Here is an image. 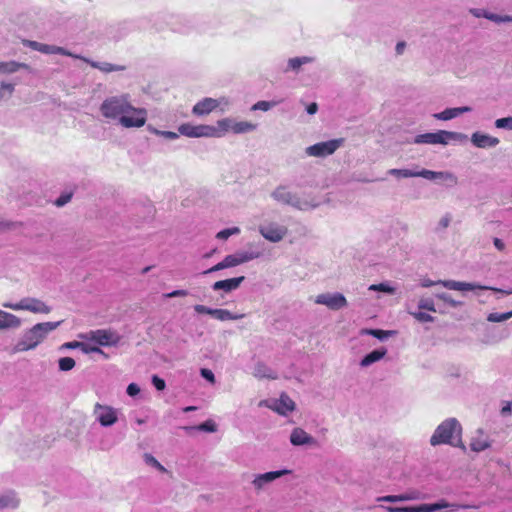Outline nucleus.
<instances>
[{"instance_id":"13","label":"nucleus","mask_w":512,"mask_h":512,"mask_svg":"<svg viewBox=\"0 0 512 512\" xmlns=\"http://www.w3.org/2000/svg\"><path fill=\"white\" fill-rule=\"evenodd\" d=\"M260 235L269 242L279 243L288 234L286 225L277 221H266L258 227Z\"/></svg>"},{"instance_id":"59","label":"nucleus","mask_w":512,"mask_h":512,"mask_svg":"<svg viewBox=\"0 0 512 512\" xmlns=\"http://www.w3.org/2000/svg\"><path fill=\"white\" fill-rule=\"evenodd\" d=\"M127 394L131 397H134L139 394L140 388L136 383H130L126 390Z\"/></svg>"},{"instance_id":"52","label":"nucleus","mask_w":512,"mask_h":512,"mask_svg":"<svg viewBox=\"0 0 512 512\" xmlns=\"http://www.w3.org/2000/svg\"><path fill=\"white\" fill-rule=\"evenodd\" d=\"M495 127L498 129L512 130V116L497 119L495 121Z\"/></svg>"},{"instance_id":"44","label":"nucleus","mask_w":512,"mask_h":512,"mask_svg":"<svg viewBox=\"0 0 512 512\" xmlns=\"http://www.w3.org/2000/svg\"><path fill=\"white\" fill-rule=\"evenodd\" d=\"M147 130L156 136H161L169 140H175L179 137V134L173 131H162L153 126H148Z\"/></svg>"},{"instance_id":"3","label":"nucleus","mask_w":512,"mask_h":512,"mask_svg":"<svg viewBox=\"0 0 512 512\" xmlns=\"http://www.w3.org/2000/svg\"><path fill=\"white\" fill-rule=\"evenodd\" d=\"M431 446L442 444L465 448L462 443V425L454 417L442 421L430 437Z\"/></svg>"},{"instance_id":"8","label":"nucleus","mask_w":512,"mask_h":512,"mask_svg":"<svg viewBox=\"0 0 512 512\" xmlns=\"http://www.w3.org/2000/svg\"><path fill=\"white\" fill-rule=\"evenodd\" d=\"M216 138L224 137L228 133L245 134L257 129V125L249 121H237L234 118L226 117L219 119L215 126Z\"/></svg>"},{"instance_id":"19","label":"nucleus","mask_w":512,"mask_h":512,"mask_svg":"<svg viewBox=\"0 0 512 512\" xmlns=\"http://www.w3.org/2000/svg\"><path fill=\"white\" fill-rule=\"evenodd\" d=\"M315 303L324 305L331 310H339L347 306V300L341 293H322L316 296Z\"/></svg>"},{"instance_id":"14","label":"nucleus","mask_w":512,"mask_h":512,"mask_svg":"<svg viewBox=\"0 0 512 512\" xmlns=\"http://www.w3.org/2000/svg\"><path fill=\"white\" fill-rule=\"evenodd\" d=\"M290 473V470L282 469L260 474H254L251 480V486L255 493H261L268 490L269 486L277 479Z\"/></svg>"},{"instance_id":"50","label":"nucleus","mask_w":512,"mask_h":512,"mask_svg":"<svg viewBox=\"0 0 512 512\" xmlns=\"http://www.w3.org/2000/svg\"><path fill=\"white\" fill-rule=\"evenodd\" d=\"M61 371H70L75 367V360L71 357H63L58 361Z\"/></svg>"},{"instance_id":"16","label":"nucleus","mask_w":512,"mask_h":512,"mask_svg":"<svg viewBox=\"0 0 512 512\" xmlns=\"http://www.w3.org/2000/svg\"><path fill=\"white\" fill-rule=\"evenodd\" d=\"M118 410L112 406L96 403L93 416L102 427H111L118 421Z\"/></svg>"},{"instance_id":"37","label":"nucleus","mask_w":512,"mask_h":512,"mask_svg":"<svg viewBox=\"0 0 512 512\" xmlns=\"http://www.w3.org/2000/svg\"><path fill=\"white\" fill-rule=\"evenodd\" d=\"M369 291L382 292L388 295L396 293V288L389 281L381 282L379 284H372L368 287Z\"/></svg>"},{"instance_id":"4","label":"nucleus","mask_w":512,"mask_h":512,"mask_svg":"<svg viewBox=\"0 0 512 512\" xmlns=\"http://www.w3.org/2000/svg\"><path fill=\"white\" fill-rule=\"evenodd\" d=\"M131 95L129 93H118L105 97L99 105V113L106 123L115 124L118 122Z\"/></svg>"},{"instance_id":"58","label":"nucleus","mask_w":512,"mask_h":512,"mask_svg":"<svg viewBox=\"0 0 512 512\" xmlns=\"http://www.w3.org/2000/svg\"><path fill=\"white\" fill-rule=\"evenodd\" d=\"M195 312L199 314H208L212 316L213 308L207 307L205 305L197 304L194 306Z\"/></svg>"},{"instance_id":"55","label":"nucleus","mask_w":512,"mask_h":512,"mask_svg":"<svg viewBox=\"0 0 512 512\" xmlns=\"http://www.w3.org/2000/svg\"><path fill=\"white\" fill-rule=\"evenodd\" d=\"M200 374H201V376L204 379H206L210 383H212V384L215 383V375H214V373L211 370L206 369V368H202L201 371H200Z\"/></svg>"},{"instance_id":"46","label":"nucleus","mask_w":512,"mask_h":512,"mask_svg":"<svg viewBox=\"0 0 512 512\" xmlns=\"http://www.w3.org/2000/svg\"><path fill=\"white\" fill-rule=\"evenodd\" d=\"M143 458L147 465L157 469L161 473L167 472L166 468L153 455L146 453Z\"/></svg>"},{"instance_id":"27","label":"nucleus","mask_w":512,"mask_h":512,"mask_svg":"<svg viewBox=\"0 0 512 512\" xmlns=\"http://www.w3.org/2000/svg\"><path fill=\"white\" fill-rule=\"evenodd\" d=\"M244 279H245L244 276H240V277L220 280V281L215 282L212 285V289L215 291L223 290L224 292L228 293L233 290H236L241 285V283L244 281Z\"/></svg>"},{"instance_id":"56","label":"nucleus","mask_w":512,"mask_h":512,"mask_svg":"<svg viewBox=\"0 0 512 512\" xmlns=\"http://www.w3.org/2000/svg\"><path fill=\"white\" fill-rule=\"evenodd\" d=\"M152 383L155 386V388L159 391L164 390L166 387L165 381L162 378L158 377L157 375H154L152 377Z\"/></svg>"},{"instance_id":"48","label":"nucleus","mask_w":512,"mask_h":512,"mask_svg":"<svg viewBox=\"0 0 512 512\" xmlns=\"http://www.w3.org/2000/svg\"><path fill=\"white\" fill-rule=\"evenodd\" d=\"M81 351L84 354L98 353V354H101L102 356H104L105 358L108 357L107 354L101 348H99L98 346L92 345L88 342H85V341H82Z\"/></svg>"},{"instance_id":"22","label":"nucleus","mask_w":512,"mask_h":512,"mask_svg":"<svg viewBox=\"0 0 512 512\" xmlns=\"http://www.w3.org/2000/svg\"><path fill=\"white\" fill-rule=\"evenodd\" d=\"M290 443L293 446H317V440L304 429L296 427L291 431Z\"/></svg>"},{"instance_id":"39","label":"nucleus","mask_w":512,"mask_h":512,"mask_svg":"<svg viewBox=\"0 0 512 512\" xmlns=\"http://www.w3.org/2000/svg\"><path fill=\"white\" fill-rule=\"evenodd\" d=\"M512 318V310L505 313L491 312L487 315V321L492 323L505 322Z\"/></svg>"},{"instance_id":"10","label":"nucleus","mask_w":512,"mask_h":512,"mask_svg":"<svg viewBox=\"0 0 512 512\" xmlns=\"http://www.w3.org/2000/svg\"><path fill=\"white\" fill-rule=\"evenodd\" d=\"M2 306L13 311L25 310L36 314H48L51 312V307L34 297H25L17 302H4Z\"/></svg>"},{"instance_id":"47","label":"nucleus","mask_w":512,"mask_h":512,"mask_svg":"<svg viewBox=\"0 0 512 512\" xmlns=\"http://www.w3.org/2000/svg\"><path fill=\"white\" fill-rule=\"evenodd\" d=\"M392 333V331H384L379 329H363L361 331V334L372 335L379 340L387 339Z\"/></svg>"},{"instance_id":"62","label":"nucleus","mask_w":512,"mask_h":512,"mask_svg":"<svg viewBox=\"0 0 512 512\" xmlns=\"http://www.w3.org/2000/svg\"><path fill=\"white\" fill-rule=\"evenodd\" d=\"M470 13L477 18H487L488 11L482 9H471Z\"/></svg>"},{"instance_id":"32","label":"nucleus","mask_w":512,"mask_h":512,"mask_svg":"<svg viewBox=\"0 0 512 512\" xmlns=\"http://www.w3.org/2000/svg\"><path fill=\"white\" fill-rule=\"evenodd\" d=\"M20 69H29V65L14 60L0 61V75H11L18 72Z\"/></svg>"},{"instance_id":"34","label":"nucleus","mask_w":512,"mask_h":512,"mask_svg":"<svg viewBox=\"0 0 512 512\" xmlns=\"http://www.w3.org/2000/svg\"><path fill=\"white\" fill-rule=\"evenodd\" d=\"M81 60L89 63L93 68L99 69L102 72L109 73V72H115V71H122L124 69L123 66L114 65L108 62H95L91 61L89 59H86L82 56H80Z\"/></svg>"},{"instance_id":"61","label":"nucleus","mask_w":512,"mask_h":512,"mask_svg":"<svg viewBox=\"0 0 512 512\" xmlns=\"http://www.w3.org/2000/svg\"><path fill=\"white\" fill-rule=\"evenodd\" d=\"M81 344H82V341H71V342L64 343L61 348L80 349L81 350Z\"/></svg>"},{"instance_id":"7","label":"nucleus","mask_w":512,"mask_h":512,"mask_svg":"<svg viewBox=\"0 0 512 512\" xmlns=\"http://www.w3.org/2000/svg\"><path fill=\"white\" fill-rule=\"evenodd\" d=\"M467 136L460 132L439 130L437 132H429L419 134L414 138L415 144H431V145H448L452 142H463Z\"/></svg>"},{"instance_id":"26","label":"nucleus","mask_w":512,"mask_h":512,"mask_svg":"<svg viewBox=\"0 0 512 512\" xmlns=\"http://www.w3.org/2000/svg\"><path fill=\"white\" fill-rule=\"evenodd\" d=\"M22 325V320L9 312L0 309V330L18 329Z\"/></svg>"},{"instance_id":"6","label":"nucleus","mask_w":512,"mask_h":512,"mask_svg":"<svg viewBox=\"0 0 512 512\" xmlns=\"http://www.w3.org/2000/svg\"><path fill=\"white\" fill-rule=\"evenodd\" d=\"M420 285L424 288L432 287L435 285H441L449 290H456V291H473V290H492L495 292H499L506 295L512 294V288L508 290L488 287V286H482L474 283H468V282H460L455 280H438V281H432L428 278L421 279Z\"/></svg>"},{"instance_id":"49","label":"nucleus","mask_w":512,"mask_h":512,"mask_svg":"<svg viewBox=\"0 0 512 512\" xmlns=\"http://www.w3.org/2000/svg\"><path fill=\"white\" fill-rule=\"evenodd\" d=\"M240 232H241V230H240L239 227H231V228H227V229L219 231L216 234V238L219 239V240H226L230 236L240 234Z\"/></svg>"},{"instance_id":"2","label":"nucleus","mask_w":512,"mask_h":512,"mask_svg":"<svg viewBox=\"0 0 512 512\" xmlns=\"http://www.w3.org/2000/svg\"><path fill=\"white\" fill-rule=\"evenodd\" d=\"M60 324L61 321L35 324L30 329L23 332L20 339L14 345L12 352L21 353L35 349L47 338L48 334L57 329Z\"/></svg>"},{"instance_id":"42","label":"nucleus","mask_w":512,"mask_h":512,"mask_svg":"<svg viewBox=\"0 0 512 512\" xmlns=\"http://www.w3.org/2000/svg\"><path fill=\"white\" fill-rule=\"evenodd\" d=\"M215 100V109L219 110L220 112L224 113L229 110V108L232 105V101L227 96H221L219 98H214Z\"/></svg>"},{"instance_id":"11","label":"nucleus","mask_w":512,"mask_h":512,"mask_svg":"<svg viewBox=\"0 0 512 512\" xmlns=\"http://www.w3.org/2000/svg\"><path fill=\"white\" fill-rule=\"evenodd\" d=\"M85 341H93L100 346H116L120 342V335L111 329L92 330L79 335Z\"/></svg>"},{"instance_id":"21","label":"nucleus","mask_w":512,"mask_h":512,"mask_svg":"<svg viewBox=\"0 0 512 512\" xmlns=\"http://www.w3.org/2000/svg\"><path fill=\"white\" fill-rule=\"evenodd\" d=\"M416 177H422L427 180H442L449 186H455L458 179L455 174L449 171H432L427 169L415 170Z\"/></svg>"},{"instance_id":"43","label":"nucleus","mask_w":512,"mask_h":512,"mask_svg":"<svg viewBox=\"0 0 512 512\" xmlns=\"http://www.w3.org/2000/svg\"><path fill=\"white\" fill-rule=\"evenodd\" d=\"M388 174L397 178H412L416 177L415 170L412 169H390Z\"/></svg>"},{"instance_id":"12","label":"nucleus","mask_w":512,"mask_h":512,"mask_svg":"<svg viewBox=\"0 0 512 512\" xmlns=\"http://www.w3.org/2000/svg\"><path fill=\"white\" fill-rule=\"evenodd\" d=\"M344 144L343 138L318 142L305 148V154L309 157L324 158L334 154Z\"/></svg>"},{"instance_id":"18","label":"nucleus","mask_w":512,"mask_h":512,"mask_svg":"<svg viewBox=\"0 0 512 512\" xmlns=\"http://www.w3.org/2000/svg\"><path fill=\"white\" fill-rule=\"evenodd\" d=\"M22 44L26 47H29L35 51H38V52H41L44 54H61V55L69 56V57H73V58H80V55L73 54L72 52L68 51L67 49H65L63 47L55 46V45L43 44V43H40L37 41H32V40H27V39L22 40Z\"/></svg>"},{"instance_id":"40","label":"nucleus","mask_w":512,"mask_h":512,"mask_svg":"<svg viewBox=\"0 0 512 512\" xmlns=\"http://www.w3.org/2000/svg\"><path fill=\"white\" fill-rule=\"evenodd\" d=\"M15 91V84L2 81L0 83V101L12 96Z\"/></svg>"},{"instance_id":"57","label":"nucleus","mask_w":512,"mask_h":512,"mask_svg":"<svg viewBox=\"0 0 512 512\" xmlns=\"http://www.w3.org/2000/svg\"><path fill=\"white\" fill-rule=\"evenodd\" d=\"M187 295H188L187 290L179 289V290H174L172 292L166 293L164 295V297L165 298H176V297H185Z\"/></svg>"},{"instance_id":"17","label":"nucleus","mask_w":512,"mask_h":512,"mask_svg":"<svg viewBox=\"0 0 512 512\" xmlns=\"http://www.w3.org/2000/svg\"><path fill=\"white\" fill-rule=\"evenodd\" d=\"M263 404L283 416L288 415L295 409V402L287 394H281L278 399H272L260 403V405Z\"/></svg>"},{"instance_id":"30","label":"nucleus","mask_w":512,"mask_h":512,"mask_svg":"<svg viewBox=\"0 0 512 512\" xmlns=\"http://www.w3.org/2000/svg\"><path fill=\"white\" fill-rule=\"evenodd\" d=\"M252 374L255 378L258 379L275 380L278 378L277 372L263 362H258L255 364Z\"/></svg>"},{"instance_id":"64","label":"nucleus","mask_w":512,"mask_h":512,"mask_svg":"<svg viewBox=\"0 0 512 512\" xmlns=\"http://www.w3.org/2000/svg\"><path fill=\"white\" fill-rule=\"evenodd\" d=\"M306 111L308 114L310 115H314L317 113L318 111V105L317 103L313 102V103H310L307 107H306Z\"/></svg>"},{"instance_id":"29","label":"nucleus","mask_w":512,"mask_h":512,"mask_svg":"<svg viewBox=\"0 0 512 512\" xmlns=\"http://www.w3.org/2000/svg\"><path fill=\"white\" fill-rule=\"evenodd\" d=\"M313 61H314V58L310 57V56L289 58L287 61L286 67L283 71L285 73L294 72L297 74L301 71L303 65L312 63Z\"/></svg>"},{"instance_id":"20","label":"nucleus","mask_w":512,"mask_h":512,"mask_svg":"<svg viewBox=\"0 0 512 512\" xmlns=\"http://www.w3.org/2000/svg\"><path fill=\"white\" fill-rule=\"evenodd\" d=\"M493 440L489 434L482 428L474 431L470 438L469 447L473 452L480 453L491 448Z\"/></svg>"},{"instance_id":"33","label":"nucleus","mask_w":512,"mask_h":512,"mask_svg":"<svg viewBox=\"0 0 512 512\" xmlns=\"http://www.w3.org/2000/svg\"><path fill=\"white\" fill-rule=\"evenodd\" d=\"M386 353H387V350L385 348L376 349V350L368 353L367 355H365L361 359L359 365L362 368H367V367L373 365L374 363L382 360L385 357Z\"/></svg>"},{"instance_id":"1","label":"nucleus","mask_w":512,"mask_h":512,"mask_svg":"<svg viewBox=\"0 0 512 512\" xmlns=\"http://www.w3.org/2000/svg\"><path fill=\"white\" fill-rule=\"evenodd\" d=\"M271 198L281 204L291 206L300 211L313 210L320 205L316 196L311 194H299L292 191L286 185H279L271 192Z\"/></svg>"},{"instance_id":"24","label":"nucleus","mask_w":512,"mask_h":512,"mask_svg":"<svg viewBox=\"0 0 512 512\" xmlns=\"http://www.w3.org/2000/svg\"><path fill=\"white\" fill-rule=\"evenodd\" d=\"M215 100L212 97H205L199 100L192 108V113L195 116L202 117L209 115L211 112L215 111Z\"/></svg>"},{"instance_id":"28","label":"nucleus","mask_w":512,"mask_h":512,"mask_svg":"<svg viewBox=\"0 0 512 512\" xmlns=\"http://www.w3.org/2000/svg\"><path fill=\"white\" fill-rule=\"evenodd\" d=\"M470 111L472 108L469 106L447 108L442 112L435 113L433 117L437 120L448 121Z\"/></svg>"},{"instance_id":"5","label":"nucleus","mask_w":512,"mask_h":512,"mask_svg":"<svg viewBox=\"0 0 512 512\" xmlns=\"http://www.w3.org/2000/svg\"><path fill=\"white\" fill-rule=\"evenodd\" d=\"M123 111L118 122V126L121 128L139 129L146 125L148 111L144 107L135 106L132 97H130Z\"/></svg>"},{"instance_id":"45","label":"nucleus","mask_w":512,"mask_h":512,"mask_svg":"<svg viewBox=\"0 0 512 512\" xmlns=\"http://www.w3.org/2000/svg\"><path fill=\"white\" fill-rule=\"evenodd\" d=\"M407 312L413 316L417 321L419 322H433L434 317L431 316L428 313L422 312V311H413L410 306H407Z\"/></svg>"},{"instance_id":"51","label":"nucleus","mask_w":512,"mask_h":512,"mask_svg":"<svg viewBox=\"0 0 512 512\" xmlns=\"http://www.w3.org/2000/svg\"><path fill=\"white\" fill-rule=\"evenodd\" d=\"M418 308L430 312H436L434 301L431 298H421L418 302Z\"/></svg>"},{"instance_id":"41","label":"nucleus","mask_w":512,"mask_h":512,"mask_svg":"<svg viewBox=\"0 0 512 512\" xmlns=\"http://www.w3.org/2000/svg\"><path fill=\"white\" fill-rule=\"evenodd\" d=\"M281 101H265V100H261V101H258L256 102L252 107H251V110L252 111H269L270 109H272L273 107H275L276 105H278Z\"/></svg>"},{"instance_id":"54","label":"nucleus","mask_w":512,"mask_h":512,"mask_svg":"<svg viewBox=\"0 0 512 512\" xmlns=\"http://www.w3.org/2000/svg\"><path fill=\"white\" fill-rule=\"evenodd\" d=\"M226 268H231L240 265L237 254L227 255L224 259Z\"/></svg>"},{"instance_id":"23","label":"nucleus","mask_w":512,"mask_h":512,"mask_svg":"<svg viewBox=\"0 0 512 512\" xmlns=\"http://www.w3.org/2000/svg\"><path fill=\"white\" fill-rule=\"evenodd\" d=\"M471 142L475 147L485 149L496 147L500 140L497 137H493L488 134L474 132L471 135Z\"/></svg>"},{"instance_id":"31","label":"nucleus","mask_w":512,"mask_h":512,"mask_svg":"<svg viewBox=\"0 0 512 512\" xmlns=\"http://www.w3.org/2000/svg\"><path fill=\"white\" fill-rule=\"evenodd\" d=\"M20 505V499L13 491L0 495V511L6 509H16Z\"/></svg>"},{"instance_id":"15","label":"nucleus","mask_w":512,"mask_h":512,"mask_svg":"<svg viewBox=\"0 0 512 512\" xmlns=\"http://www.w3.org/2000/svg\"><path fill=\"white\" fill-rule=\"evenodd\" d=\"M179 134L190 138H216L218 135L213 125L190 123L181 124L178 127Z\"/></svg>"},{"instance_id":"53","label":"nucleus","mask_w":512,"mask_h":512,"mask_svg":"<svg viewBox=\"0 0 512 512\" xmlns=\"http://www.w3.org/2000/svg\"><path fill=\"white\" fill-rule=\"evenodd\" d=\"M435 296L442 300L443 302L449 304L451 307H458L462 303L459 301L454 300L449 294L447 293H436Z\"/></svg>"},{"instance_id":"63","label":"nucleus","mask_w":512,"mask_h":512,"mask_svg":"<svg viewBox=\"0 0 512 512\" xmlns=\"http://www.w3.org/2000/svg\"><path fill=\"white\" fill-rule=\"evenodd\" d=\"M450 222H451V216L450 215H445L444 217H442L440 219L439 225L442 228H447L450 225Z\"/></svg>"},{"instance_id":"38","label":"nucleus","mask_w":512,"mask_h":512,"mask_svg":"<svg viewBox=\"0 0 512 512\" xmlns=\"http://www.w3.org/2000/svg\"><path fill=\"white\" fill-rule=\"evenodd\" d=\"M184 429L187 431L196 429V430L203 431V432L214 433L217 431V425L213 420H207V421L199 424L198 426L185 427Z\"/></svg>"},{"instance_id":"35","label":"nucleus","mask_w":512,"mask_h":512,"mask_svg":"<svg viewBox=\"0 0 512 512\" xmlns=\"http://www.w3.org/2000/svg\"><path fill=\"white\" fill-rule=\"evenodd\" d=\"M212 317L219 321L239 320L244 317V314H234L227 309H214Z\"/></svg>"},{"instance_id":"36","label":"nucleus","mask_w":512,"mask_h":512,"mask_svg":"<svg viewBox=\"0 0 512 512\" xmlns=\"http://www.w3.org/2000/svg\"><path fill=\"white\" fill-rule=\"evenodd\" d=\"M240 265L246 262L258 259L262 256V252L259 250H246L236 252Z\"/></svg>"},{"instance_id":"60","label":"nucleus","mask_w":512,"mask_h":512,"mask_svg":"<svg viewBox=\"0 0 512 512\" xmlns=\"http://www.w3.org/2000/svg\"><path fill=\"white\" fill-rule=\"evenodd\" d=\"M223 269H226L224 260H222L221 262L217 263L216 265H214L210 269L204 271L203 274H209V273L220 271V270H223Z\"/></svg>"},{"instance_id":"9","label":"nucleus","mask_w":512,"mask_h":512,"mask_svg":"<svg viewBox=\"0 0 512 512\" xmlns=\"http://www.w3.org/2000/svg\"><path fill=\"white\" fill-rule=\"evenodd\" d=\"M387 512H434L440 509H448L449 512H455L461 508H467L465 505L456 503H449L445 500H441L437 503L432 504H421L418 506L411 507H394V506H381Z\"/></svg>"},{"instance_id":"25","label":"nucleus","mask_w":512,"mask_h":512,"mask_svg":"<svg viewBox=\"0 0 512 512\" xmlns=\"http://www.w3.org/2000/svg\"><path fill=\"white\" fill-rule=\"evenodd\" d=\"M421 499V494L418 491H409L398 495H386L380 496L377 498L378 502H389V503H397V502H405L411 500H419Z\"/></svg>"}]
</instances>
